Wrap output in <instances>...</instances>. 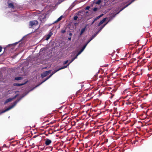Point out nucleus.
<instances>
[{"instance_id":"nucleus-1","label":"nucleus","mask_w":152,"mask_h":152,"mask_svg":"<svg viewBox=\"0 0 152 152\" xmlns=\"http://www.w3.org/2000/svg\"><path fill=\"white\" fill-rule=\"evenodd\" d=\"M28 93H26L25 95L23 96L22 97V98H21L20 99H19L17 100L13 103V104H12V106H10L9 107H8V108H7L6 109L2 111L1 112V113L0 114H1V113H5V112H6L10 110L11 109H12V108L14 107H15V106L16 105L17 103L20 100V99H22V98L25 95H26Z\"/></svg>"},{"instance_id":"nucleus-2","label":"nucleus","mask_w":152,"mask_h":152,"mask_svg":"<svg viewBox=\"0 0 152 152\" xmlns=\"http://www.w3.org/2000/svg\"><path fill=\"white\" fill-rule=\"evenodd\" d=\"M66 67V66H63L57 70H55L53 71V73L52 74H51L50 75H49L48 77H47L45 80L42 81L39 84L38 86H36V87H37L38 86H39V85H40L42 84V83H43L45 82V81L47 80H48V79H49L50 78L53 74H54V73H56V72H57V71H58L61 69L65 68Z\"/></svg>"},{"instance_id":"nucleus-3","label":"nucleus","mask_w":152,"mask_h":152,"mask_svg":"<svg viewBox=\"0 0 152 152\" xmlns=\"http://www.w3.org/2000/svg\"><path fill=\"white\" fill-rule=\"evenodd\" d=\"M38 22L37 20L30 21L29 23V28H30L33 27L38 24Z\"/></svg>"},{"instance_id":"nucleus-4","label":"nucleus","mask_w":152,"mask_h":152,"mask_svg":"<svg viewBox=\"0 0 152 152\" xmlns=\"http://www.w3.org/2000/svg\"><path fill=\"white\" fill-rule=\"evenodd\" d=\"M107 23L108 22L101 26L100 27V28L99 29L98 31L96 33L93 35L91 37L94 39L96 36L97 34L102 30V29L107 24Z\"/></svg>"},{"instance_id":"nucleus-5","label":"nucleus","mask_w":152,"mask_h":152,"mask_svg":"<svg viewBox=\"0 0 152 152\" xmlns=\"http://www.w3.org/2000/svg\"><path fill=\"white\" fill-rule=\"evenodd\" d=\"M46 14H44L40 15L39 19L41 22H44L46 20Z\"/></svg>"},{"instance_id":"nucleus-6","label":"nucleus","mask_w":152,"mask_h":152,"mask_svg":"<svg viewBox=\"0 0 152 152\" xmlns=\"http://www.w3.org/2000/svg\"><path fill=\"white\" fill-rule=\"evenodd\" d=\"M51 72V70H49L44 72L41 74V76L42 77V78H43L49 75V74Z\"/></svg>"},{"instance_id":"nucleus-7","label":"nucleus","mask_w":152,"mask_h":152,"mask_svg":"<svg viewBox=\"0 0 152 152\" xmlns=\"http://www.w3.org/2000/svg\"><path fill=\"white\" fill-rule=\"evenodd\" d=\"M90 42L88 41L86 43L85 45L83 46L81 50L78 52V54H80L84 50L86 46L88 45V44Z\"/></svg>"},{"instance_id":"nucleus-8","label":"nucleus","mask_w":152,"mask_h":152,"mask_svg":"<svg viewBox=\"0 0 152 152\" xmlns=\"http://www.w3.org/2000/svg\"><path fill=\"white\" fill-rule=\"evenodd\" d=\"M90 42L88 41L86 43L85 45L83 46L81 50L78 52V54H80L84 50L86 46L88 45V44Z\"/></svg>"},{"instance_id":"nucleus-9","label":"nucleus","mask_w":152,"mask_h":152,"mask_svg":"<svg viewBox=\"0 0 152 152\" xmlns=\"http://www.w3.org/2000/svg\"><path fill=\"white\" fill-rule=\"evenodd\" d=\"M80 54H78V53L77 54L76 56L74 57V58L72 59L68 63V64L66 66H66V68L77 57V56L79 55Z\"/></svg>"},{"instance_id":"nucleus-10","label":"nucleus","mask_w":152,"mask_h":152,"mask_svg":"<svg viewBox=\"0 0 152 152\" xmlns=\"http://www.w3.org/2000/svg\"><path fill=\"white\" fill-rule=\"evenodd\" d=\"M17 96V95H16L13 98H9L7 99V100L5 102L4 104H6L9 102H10L12 101V100L15 98Z\"/></svg>"},{"instance_id":"nucleus-11","label":"nucleus","mask_w":152,"mask_h":152,"mask_svg":"<svg viewBox=\"0 0 152 152\" xmlns=\"http://www.w3.org/2000/svg\"><path fill=\"white\" fill-rule=\"evenodd\" d=\"M52 142L51 141L48 139H47L46 140L45 144L47 145H49Z\"/></svg>"},{"instance_id":"nucleus-12","label":"nucleus","mask_w":152,"mask_h":152,"mask_svg":"<svg viewBox=\"0 0 152 152\" xmlns=\"http://www.w3.org/2000/svg\"><path fill=\"white\" fill-rule=\"evenodd\" d=\"M52 34L53 33H52V32H50L46 36V40H48Z\"/></svg>"},{"instance_id":"nucleus-13","label":"nucleus","mask_w":152,"mask_h":152,"mask_svg":"<svg viewBox=\"0 0 152 152\" xmlns=\"http://www.w3.org/2000/svg\"><path fill=\"white\" fill-rule=\"evenodd\" d=\"M106 18H103L98 24V26H100L101 24L104 23L106 20Z\"/></svg>"},{"instance_id":"nucleus-14","label":"nucleus","mask_w":152,"mask_h":152,"mask_svg":"<svg viewBox=\"0 0 152 152\" xmlns=\"http://www.w3.org/2000/svg\"><path fill=\"white\" fill-rule=\"evenodd\" d=\"M86 26L85 27L82 28L80 31V35L81 36L83 33L85 32L86 30Z\"/></svg>"},{"instance_id":"nucleus-15","label":"nucleus","mask_w":152,"mask_h":152,"mask_svg":"<svg viewBox=\"0 0 152 152\" xmlns=\"http://www.w3.org/2000/svg\"><path fill=\"white\" fill-rule=\"evenodd\" d=\"M8 7L9 8H14V6L13 4L12 3H9L8 4Z\"/></svg>"},{"instance_id":"nucleus-16","label":"nucleus","mask_w":152,"mask_h":152,"mask_svg":"<svg viewBox=\"0 0 152 152\" xmlns=\"http://www.w3.org/2000/svg\"><path fill=\"white\" fill-rule=\"evenodd\" d=\"M62 18V16H61L60 17H59L54 22V23H56L57 22L59 21H60Z\"/></svg>"},{"instance_id":"nucleus-17","label":"nucleus","mask_w":152,"mask_h":152,"mask_svg":"<svg viewBox=\"0 0 152 152\" xmlns=\"http://www.w3.org/2000/svg\"><path fill=\"white\" fill-rule=\"evenodd\" d=\"M26 82H25L24 83H21V84H19V83H15L14 84V86H20L23 85L26 83Z\"/></svg>"},{"instance_id":"nucleus-18","label":"nucleus","mask_w":152,"mask_h":152,"mask_svg":"<svg viewBox=\"0 0 152 152\" xmlns=\"http://www.w3.org/2000/svg\"><path fill=\"white\" fill-rule=\"evenodd\" d=\"M103 15V14L101 15H100L98 16L95 19H94V21H95L98 19H99V18H100V17H101Z\"/></svg>"},{"instance_id":"nucleus-19","label":"nucleus","mask_w":152,"mask_h":152,"mask_svg":"<svg viewBox=\"0 0 152 152\" xmlns=\"http://www.w3.org/2000/svg\"><path fill=\"white\" fill-rule=\"evenodd\" d=\"M22 79V78L21 77H17L15 78V80H21Z\"/></svg>"},{"instance_id":"nucleus-20","label":"nucleus","mask_w":152,"mask_h":152,"mask_svg":"<svg viewBox=\"0 0 152 152\" xmlns=\"http://www.w3.org/2000/svg\"><path fill=\"white\" fill-rule=\"evenodd\" d=\"M18 42H15V43H14V44H10V45H12V46H14L15 45L18 44Z\"/></svg>"},{"instance_id":"nucleus-21","label":"nucleus","mask_w":152,"mask_h":152,"mask_svg":"<svg viewBox=\"0 0 152 152\" xmlns=\"http://www.w3.org/2000/svg\"><path fill=\"white\" fill-rule=\"evenodd\" d=\"M68 62V60H66V61H65L63 62V64H66Z\"/></svg>"},{"instance_id":"nucleus-22","label":"nucleus","mask_w":152,"mask_h":152,"mask_svg":"<svg viewBox=\"0 0 152 152\" xmlns=\"http://www.w3.org/2000/svg\"><path fill=\"white\" fill-rule=\"evenodd\" d=\"M97 10V8L96 7L94 8L93 9V11H96Z\"/></svg>"},{"instance_id":"nucleus-23","label":"nucleus","mask_w":152,"mask_h":152,"mask_svg":"<svg viewBox=\"0 0 152 152\" xmlns=\"http://www.w3.org/2000/svg\"><path fill=\"white\" fill-rule=\"evenodd\" d=\"M93 39V38L91 37L90 39L88 40L90 42Z\"/></svg>"},{"instance_id":"nucleus-24","label":"nucleus","mask_w":152,"mask_h":152,"mask_svg":"<svg viewBox=\"0 0 152 152\" xmlns=\"http://www.w3.org/2000/svg\"><path fill=\"white\" fill-rule=\"evenodd\" d=\"M101 2V1L100 0H99L97 2H96V4H99Z\"/></svg>"},{"instance_id":"nucleus-25","label":"nucleus","mask_w":152,"mask_h":152,"mask_svg":"<svg viewBox=\"0 0 152 152\" xmlns=\"http://www.w3.org/2000/svg\"><path fill=\"white\" fill-rule=\"evenodd\" d=\"M77 18V16H75L74 17V20H76Z\"/></svg>"},{"instance_id":"nucleus-26","label":"nucleus","mask_w":152,"mask_h":152,"mask_svg":"<svg viewBox=\"0 0 152 152\" xmlns=\"http://www.w3.org/2000/svg\"><path fill=\"white\" fill-rule=\"evenodd\" d=\"M61 32L62 33H64L66 32V31L65 30H62L61 31Z\"/></svg>"},{"instance_id":"nucleus-27","label":"nucleus","mask_w":152,"mask_h":152,"mask_svg":"<svg viewBox=\"0 0 152 152\" xmlns=\"http://www.w3.org/2000/svg\"><path fill=\"white\" fill-rule=\"evenodd\" d=\"M90 8L89 7H87L86 8V10H88Z\"/></svg>"},{"instance_id":"nucleus-28","label":"nucleus","mask_w":152,"mask_h":152,"mask_svg":"<svg viewBox=\"0 0 152 152\" xmlns=\"http://www.w3.org/2000/svg\"><path fill=\"white\" fill-rule=\"evenodd\" d=\"M2 48L0 46V52H1V51L2 50Z\"/></svg>"},{"instance_id":"nucleus-29","label":"nucleus","mask_w":152,"mask_h":152,"mask_svg":"<svg viewBox=\"0 0 152 152\" xmlns=\"http://www.w3.org/2000/svg\"><path fill=\"white\" fill-rule=\"evenodd\" d=\"M17 15V14H16V13H15L13 15L14 16H16Z\"/></svg>"},{"instance_id":"nucleus-30","label":"nucleus","mask_w":152,"mask_h":152,"mask_svg":"<svg viewBox=\"0 0 152 152\" xmlns=\"http://www.w3.org/2000/svg\"><path fill=\"white\" fill-rule=\"evenodd\" d=\"M95 21H94V20L93 21V22H92V23H91V24H92L94 23V22H95Z\"/></svg>"},{"instance_id":"nucleus-31","label":"nucleus","mask_w":152,"mask_h":152,"mask_svg":"<svg viewBox=\"0 0 152 152\" xmlns=\"http://www.w3.org/2000/svg\"><path fill=\"white\" fill-rule=\"evenodd\" d=\"M71 39V38H68V39H69V40H70Z\"/></svg>"},{"instance_id":"nucleus-32","label":"nucleus","mask_w":152,"mask_h":152,"mask_svg":"<svg viewBox=\"0 0 152 152\" xmlns=\"http://www.w3.org/2000/svg\"><path fill=\"white\" fill-rule=\"evenodd\" d=\"M70 34V35H72V34H71V33H70V34Z\"/></svg>"}]
</instances>
